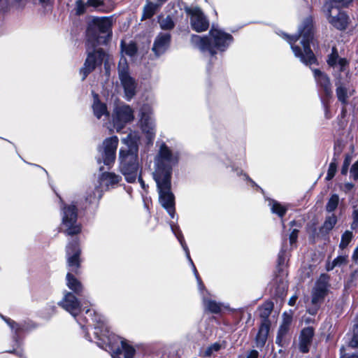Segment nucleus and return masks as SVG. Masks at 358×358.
I'll list each match as a JSON object with an SVG mask.
<instances>
[{"label": "nucleus", "mask_w": 358, "mask_h": 358, "mask_svg": "<svg viewBox=\"0 0 358 358\" xmlns=\"http://www.w3.org/2000/svg\"><path fill=\"white\" fill-rule=\"evenodd\" d=\"M179 152L162 142L154 159L153 178L157 184L159 200L170 216L175 215V198L171 192V176L173 166L179 162Z\"/></svg>", "instance_id": "f257e3e1"}, {"label": "nucleus", "mask_w": 358, "mask_h": 358, "mask_svg": "<svg viewBox=\"0 0 358 358\" xmlns=\"http://www.w3.org/2000/svg\"><path fill=\"white\" fill-rule=\"evenodd\" d=\"M85 313L89 314L92 317V320L95 322L94 334L99 347L111 352L113 358L134 357V348L129 345L126 340L110 332L103 317L90 309H86Z\"/></svg>", "instance_id": "f03ea898"}, {"label": "nucleus", "mask_w": 358, "mask_h": 358, "mask_svg": "<svg viewBox=\"0 0 358 358\" xmlns=\"http://www.w3.org/2000/svg\"><path fill=\"white\" fill-rule=\"evenodd\" d=\"M140 134L138 131H131L122 139L127 148H122L119 151V169L126 181L134 182L136 179L143 189H146L145 182L139 174L138 143Z\"/></svg>", "instance_id": "7ed1b4c3"}, {"label": "nucleus", "mask_w": 358, "mask_h": 358, "mask_svg": "<svg viewBox=\"0 0 358 358\" xmlns=\"http://www.w3.org/2000/svg\"><path fill=\"white\" fill-rule=\"evenodd\" d=\"M313 20L309 16L304 19L296 35L283 34V38L289 43L296 57L306 65L316 62V58L310 49V43L313 39Z\"/></svg>", "instance_id": "20e7f679"}, {"label": "nucleus", "mask_w": 358, "mask_h": 358, "mask_svg": "<svg viewBox=\"0 0 358 358\" xmlns=\"http://www.w3.org/2000/svg\"><path fill=\"white\" fill-rule=\"evenodd\" d=\"M328 65L333 68L335 77L336 93L338 100L342 104L346 105L349 97L355 92L350 83L349 71L347 69L348 62L346 59L339 57L336 48H332L331 53L327 59Z\"/></svg>", "instance_id": "39448f33"}, {"label": "nucleus", "mask_w": 358, "mask_h": 358, "mask_svg": "<svg viewBox=\"0 0 358 358\" xmlns=\"http://www.w3.org/2000/svg\"><path fill=\"white\" fill-rule=\"evenodd\" d=\"M191 42L201 52L214 56L218 52H224L233 42V37L220 29L213 27L207 36L193 35Z\"/></svg>", "instance_id": "423d86ee"}, {"label": "nucleus", "mask_w": 358, "mask_h": 358, "mask_svg": "<svg viewBox=\"0 0 358 358\" xmlns=\"http://www.w3.org/2000/svg\"><path fill=\"white\" fill-rule=\"evenodd\" d=\"M80 249L78 245V239H73L66 246V256L69 272L66 274V285L76 294H80L83 287L81 282L71 274V272L77 273L80 267L79 257Z\"/></svg>", "instance_id": "0eeeda50"}, {"label": "nucleus", "mask_w": 358, "mask_h": 358, "mask_svg": "<svg viewBox=\"0 0 358 358\" xmlns=\"http://www.w3.org/2000/svg\"><path fill=\"white\" fill-rule=\"evenodd\" d=\"M93 23V27L87 29L88 43L92 42V46L104 43L106 37L110 36L111 20L108 17L96 18Z\"/></svg>", "instance_id": "6e6552de"}, {"label": "nucleus", "mask_w": 358, "mask_h": 358, "mask_svg": "<svg viewBox=\"0 0 358 358\" xmlns=\"http://www.w3.org/2000/svg\"><path fill=\"white\" fill-rule=\"evenodd\" d=\"M61 229L67 235L73 236L81 231V225L78 222V209L76 205H64L62 207Z\"/></svg>", "instance_id": "1a4fd4ad"}, {"label": "nucleus", "mask_w": 358, "mask_h": 358, "mask_svg": "<svg viewBox=\"0 0 358 358\" xmlns=\"http://www.w3.org/2000/svg\"><path fill=\"white\" fill-rule=\"evenodd\" d=\"M139 126L145 134L148 143H152L156 135V124L153 110L150 105H143L140 110Z\"/></svg>", "instance_id": "9d476101"}, {"label": "nucleus", "mask_w": 358, "mask_h": 358, "mask_svg": "<svg viewBox=\"0 0 358 358\" xmlns=\"http://www.w3.org/2000/svg\"><path fill=\"white\" fill-rule=\"evenodd\" d=\"M119 139L116 136L106 138L102 145L98 148V151L101 155V158L97 159V163L101 164L102 162L110 167L116 159V150L118 146Z\"/></svg>", "instance_id": "9b49d317"}, {"label": "nucleus", "mask_w": 358, "mask_h": 358, "mask_svg": "<svg viewBox=\"0 0 358 358\" xmlns=\"http://www.w3.org/2000/svg\"><path fill=\"white\" fill-rule=\"evenodd\" d=\"M118 74L121 83L123 86L125 96L130 100L136 93V83L129 73V66L127 59L122 57L118 64Z\"/></svg>", "instance_id": "f8f14e48"}, {"label": "nucleus", "mask_w": 358, "mask_h": 358, "mask_svg": "<svg viewBox=\"0 0 358 358\" xmlns=\"http://www.w3.org/2000/svg\"><path fill=\"white\" fill-rule=\"evenodd\" d=\"M322 11L327 17L328 22L335 28L343 30L347 27L348 17L338 6H331L329 3H325Z\"/></svg>", "instance_id": "ddd939ff"}, {"label": "nucleus", "mask_w": 358, "mask_h": 358, "mask_svg": "<svg viewBox=\"0 0 358 358\" xmlns=\"http://www.w3.org/2000/svg\"><path fill=\"white\" fill-rule=\"evenodd\" d=\"M134 117V111L129 106H117L112 115L113 128L119 132L127 123L132 121Z\"/></svg>", "instance_id": "4468645a"}, {"label": "nucleus", "mask_w": 358, "mask_h": 358, "mask_svg": "<svg viewBox=\"0 0 358 358\" xmlns=\"http://www.w3.org/2000/svg\"><path fill=\"white\" fill-rule=\"evenodd\" d=\"M107 57L108 55L101 49L89 52L84 65L80 70L82 80H85L90 72L97 66L101 65Z\"/></svg>", "instance_id": "2eb2a0df"}, {"label": "nucleus", "mask_w": 358, "mask_h": 358, "mask_svg": "<svg viewBox=\"0 0 358 358\" xmlns=\"http://www.w3.org/2000/svg\"><path fill=\"white\" fill-rule=\"evenodd\" d=\"M329 287V277L326 274H322L317 280L315 285L312 291L311 302L314 306V309L310 310L311 315H314L317 308L318 304L320 303L327 294Z\"/></svg>", "instance_id": "dca6fc26"}, {"label": "nucleus", "mask_w": 358, "mask_h": 358, "mask_svg": "<svg viewBox=\"0 0 358 358\" xmlns=\"http://www.w3.org/2000/svg\"><path fill=\"white\" fill-rule=\"evenodd\" d=\"M185 12L190 17L191 27L194 31L202 32L208 29V20L199 8H185Z\"/></svg>", "instance_id": "f3484780"}, {"label": "nucleus", "mask_w": 358, "mask_h": 358, "mask_svg": "<svg viewBox=\"0 0 358 358\" xmlns=\"http://www.w3.org/2000/svg\"><path fill=\"white\" fill-rule=\"evenodd\" d=\"M57 304L69 312L73 317H77L82 311V306L80 301L73 293L67 291L64 292L63 298Z\"/></svg>", "instance_id": "a211bd4d"}, {"label": "nucleus", "mask_w": 358, "mask_h": 358, "mask_svg": "<svg viewBox=\"0 0 358 358\" xmlns=\"http://www.w3.org/2000/svg\"><path fill=\"white\" fill-rule=\"evenodd\" d=\"M313 74L320 90L322 92L326 99L331 98L333 94V90L329 77L319 69H314Z\"/></svg>", "instance_id": "6ab92c4d"}, {"label": "nucleus", "mask_w": 358, "mask_h": 358, "mask_svg": "<svg viewBox=\"0 0 358 358\" xmlns=\"http://www.w3.org/2000/svg\"><path fill=\"white\" fill-rule=\"evenodd\" d=\"M292 322V315L291 313H284L282 315V321L279 327L276 336L275 343L281 347H284L287 343V336L290 329Z\"/></svg>", "instance_id": "aec40b11"}, {"label": "nucleus", "mask_w": 358, "mask_h": 358, "mask_svg": "<svg viewBox=\"0 0 358 358\" xmlns=\"http://www.w3.org/2000/svg\"><path fill=\"white\" fill-rule=\"evenodd\" d=\"M171 43V34L169 33H159L155 38L152 50L157 57L164 54L169 48Z\"/></svg>", "instance_id": "412c9836"}, {"label": "nucleus", "mask_w": 358, "mask_h": 358, "mask_svg": "<svg viewBox=\"0 0 358 358\" xmlns=\"http://www.w3.org/2000/svg\"><path fill=\"white\" fill-rule=\"evenodd\" d=\"M171 229L173 231V232L174 233L175 236H176V238H178V241L180 242L182 248H183L185 252V255H186V257L188 259V261L189 262L192 267V270H193V272H194V274L195 275V278L197 280V283H198V287H199V289L200 291H202L203 289L204 288V286L202 283V281L201 280V278H199V273L196 271V268L190 257V255H189V249L185 243V241L184 240V238H183V236L181 233V231L178 229V227H174L173 226H171Z\"/></svg>", "instance_id": "4be33fe9"}, {"label": "nucleus", "mask_w": 358, "mask_h": 358, "mask_svg": "<svg viewBox=\"0 0 358 358\" xmlns=\"http://www.w3.org/2000/svg\"><path fill=\"white\" fill-rule=\"evenodd\" d=\"M99 181L106 189H113L122 181V176L113 172H103L99 177Z\"/></svg>", "instance_id": "5701e85b"}, {"label": "nucleus", "mask_w": 358, "mask_h": 358, "mask_svg": "<svg viewBox=\"0 0 358 358\" xmlns=\"http://www.w3.org/2000/svg\"><path fill=\"white\" fill-rule=\"evenodd\" d=\"M314 336V329L308 327L302 329L299 336V350L303 353L309 351V348Z\"/></svg>", "instance_id": "b1692460"}, {"label": "nucleus", "mask_w": 358, "mask_h": 358, "mask_svg": "<svg viewBox=\"0 0 358 358\" xmlns=\"http://www.w3.org/2000/svg\"><path fill=\"white\" fill-rule=\"evenodd\" d=\"M93 98L94 99L92 108L94 115L97 119H101V117L108 119L109 117V112L108 111L106 103L101 102L99 99L98 95L96 94H94Z\"/></svg>", "instance_id": "393cba45"}, {"label": "nucleus", "mask_w": 358, "mask_h": 358, "mask_svg": "<svg viewBox=\"0 0 358 358\" xmlns=\"http://www.w3.org/2000/svg\"><path fill=\"white\" fill-rule=\"evenodd\" d=\"M270 330V326H268V323H261L258 332L255 338V346L260 350L265 345L268 339V334Z\"/></svg>", "instance_id": "a878e982"}, {"label": "nucleus", "mask_w": 358, "mask_h": 358, "mask_svg": "<svg viewBox=\"0 0 358 358\" xmlns=\"http://www.w3.org/2000/svg\"><path fill=\"white\" fill-rule=\"evenodd\" d=\"M1 317L6 322V323L10 327L12 331L13 332V338L17 347L20 345V334L25 330L24 324L16 323L15 321L10 318L6 317L1 315Z\"/></svg>", "instance_id": "bb28decb"}, {"label": "nucleus", "mask_w": 358, "mask_h": 358, "mask_svg": "<svg viewBox=\"0 0 358 358\" xmlns=\"http://www.w3.org/2000/svg\"><path fill=\"white\" fill-rule=\"evenodd\" d=\"M273 308V304L272 302L265 303L259 308V316L262 318L261 323H265L266 322L268 323V326H271V322L268 320V317L270 316Z\"/></svg>", "instance_id": "cd10ccee"}, {"label": "nucleus", "mask_w": 358, "mask_h": 358, "mask_svg": "<svg viewBox=\"0 0 358 358\" xmlns=\"http://www.w3.org/2000/svg\"><path fill=\"white\" fill-rule=\"evenodd\" d=\"M162 5V4L158 1H156L155 3L148 1L143 8L142 18L148 19L152 17Z\"/></svg>", "instance_id": "c85d7f7f"}, {"label": "nucleus", "mask_w": 358, "mask_h": 358, "mask_svg": "<svg viewBox=\"0 0 358 358\" xmlns=\"http://www.w3.org/2000/svg\"><path fill=\"white\" fill-rule=\"evenodd\" d=\"M268 206L272 213L276 214L280 217H282L287 210V208L285 206L273 199L268 200Z\"/></svg>", "instance_id": "c756f323"}, {"label": "nucleus", "mask_w": 358, "mask_h": 358, "mask_svg": "<svg viewBox=\"0 0 358 358\" xmlns=\"http://www.w3.org/2000/svg\"><path fill=\"white\" fill-rule=\"evenodd\" d=\"M203 302L205 309L212 313H218L222 310L221 303L214 300L209 299L204 295L203 296Z\"/></svg>", "instance_id": "7c9ffc66"}, {"label": "nucleus", "mask_w": 358, "mask_h": 358, "mask_svg": "<svg viewBox=\"0 0 358 358\" xmlns=\"http://www.w3.org/2000/svg\"><path fill=\"white\" fill-rule=\"evenodd\" d=\"M337 218L336 216L334 214L327 217L321 228V231L322 232L328 233L331 231L335 224H336Z\"/></svg>", "instance_id": "2f4dec72"}, {"label": "nucleus", "mask_w": 358, "mask_h": 358, "mask_svg": "<svg viewBox=\"0 0 358 358\" xmlns=\"http://www.w3.org/2000/svg\"><path fill=\"white\" fill-rule=\"evenodd\" d=\"M122 52L127 56L133 57L136 55L137 52V47L134 43H124L123 41L121 43Z\"/></svg>", "instance_id": "473e14b6"}, {"label": "nucleus", "mask_w": 358, "mask_h": 358, "mask_svg": "<svg viewBox=\"0 0 358 358\" xmlns=\"http://www.w3.org/2000/svg\"><path fill=\"white\" fill-rule=\"evenodd\" d=\"M159 23L161 29L164 30H171L175 26L174 22L170 15H167L165 17H160L159 19Z\"/></svg>", "instance_id": "72a5a7b5"}, {"label": "nucleus", "mask_w": 358, "mask_h": 358, "mask_svg": "<svg viewBox=\"0 0 358 358\" xmlns=\"http://www.w3.org/2000/svg\"><path fill=\"white\" fill-rule=\"evenodd\" d=\"M338 203H339L338 195L336 194H332L326 205L327 211H328L329 213L334 211L336 209V208L338 207Z\"/></svg>", "instance_id": "f704fd0d"}, {"label": "nucleus", "mask_w": 358, "mask_h": 358, "mask_svg": "<svg viewBox=\"0 0 358 358\" xmlns=\"http://www.w3.org/2000/svg\"><path fill=\"white\" fill-rule=\"evenodd\" d=\"M352 233L350 231H345L341 236V240L339 245L340 248H345L350 243L352 238Z\"/></svg>", "instance_id": "c9c22d12"}, {"label": "nucleus", "mask_w": 358, "mask_h": 358, "mask_svg": "<svg viewBox=\"0 0 358 358\" xmlns=\"http://www.w3.org/2000/svg\"><path fill=\"white\" fill-rule=\"evenodd\" d=\"M88 8L89 7L87 1L84 2L83 0H78L76 2V14L78 15H81L87 12Z\"/></svg>", "instance_id": "e433bc0d"}, {"label": "nucleus", "mask_w": 358, "mask_h": 358, "mask_svg": "<svg viewBox=\"0 0 358 358\" xmlns=\"http://www.w3.org/2000/svg\"><path fill=\"white\" fill-rule=\"evenodd\" d=\"M102 196L101 191L99 187H96L92 194H90L86 198V200L90 203L97 202Z\"/></svg>", "instance_id": "4c0bfd02"}, {"label": "nucleus", "mask_w": 358, "mask_h": 358, "mask_svg": "<svg viewBox=\"0 0 358 358\" xmlns=\"http://www.w3.org/2000/svg\"><path fill=\"white\" fill-rule=\"evenodd\" d=\"M288 259L287 251L282 248L278 254V266L279 267L283 266Z\"/></svg>", "instance_id": "58836bf2"}, {"label": "nucleus", "mask_w": 358, "mask_h": 358, "mask_svg": "<svg viewBox=\"0 0 358 358\" xmlns=\"http://www.w3.org/2000/svg\"><path fill=\"white\" fill-rule=\"evenodd\" d=\"M350 345L352 348L358 347V324L354 325L352 337L350 341Z\"/></svg>", "instance_id": "ea45409f"}, {"label": "nucleus", "mask_w": 358, "mask_h": 358, "mask_svg": "<svg viewBox=\"0 0 358 358\" xmlns=\"http://www.w3.org/2000/svg\"><path fill=\"white\" fill-rule=\"evenodd\" d=\"M337 166L335 162H331L329 166L327 174L326 176L327 180H331L336 173Z\"/></svg>", "instance_id": "a19ab883"}, {"label": "nucleus", "mask_w": 358, "mask_h": 358, "mask_svg": "<svg viewBox=\"0 0 358 358\" xmlns=\"http://www.w3.org/2000/svg\"><path fill=\"white\" fill-rule=\"evenodd\" d=\"M352 161V157L350 155H346L341 168V173L342 175H346L348 172V169Z\"/></svg>", "instance_id": "79ce46f5"}, {"label": "nucleus", "mask_w": 358, "mask_h": 358, "mask_svg": "<svg viewBox=\"0 0 358 358\" xmlns=\"http://www.w3.org/2000/svg\"><path fill=\"white\" fill-rule=\"evenodd\" d=\"M221 348V345L218 343H215L206 348L204 355L210 356L213 352H217Z\"/></svg>", "instance_id": "37998d69"}, {"label": "nucleus", "mask_w": 358, "mask_h": 358, "mask_svg": "<svg viewBox=\"0 0 358 358\" xmlns=\"http://www.w3.org/2000/svg\"><path fill=\"white\" fill-rule=\"evenodd\" d=\"M333 261L334 262V265H336V267H341L347 264L348 257L346 255H340Z\"/></svg>", "instance_id": "c03bdc74"}, {"label": "nucleus", "mask_w": 358, "mask_h": 358, "mask_svg": "<svg viewBox=\"0 0 358 358\" xmlns=\"http://www.w3.org/2000/svg\"><path fill=\"white\" fill-rule=\"evenodd\" d=\"M350 175L355 180L358 179V160L352 166L350 169Z\"/></svg>", "instance_id": "a18cd8bd"}, {"label": "nucleus", "mask_w": 358, "mask_h": 358, "mask_svg": "<svg viewBox=\"0 0 358 358\" xmlns=\"http://www.w3.org/2000/svg\"><path fill=\"white\" fill-rule=\"evenodd\" d=\"M87 3L89 8L92 7L94 9L99 8L103 4L102 0H87Z\"/></svg>", "instance_id": "49530a36"}, {"label": "nucleus", "mask_w": 358, "mask_h": 358, "mask_svg": "<svg viewBox=\"0 0 358 358\" xmlns=\"http://www.w3.org/2000/svg\"><path fill=\"white\" fill-rule=\"evenodd\" d=\"M326 3H329L331 6H338V8H340V6H346L348 3V2L345 0H329Z\"/></svg>", "instance_id": "de8ad7c7"}, {"label": "nucleus", "mask_w": 358, "mask_h": 358, "mask_svg": "<svg viewBox=\"0 0 358 358\" xmlns=\"http://www.w3.org/2000/svg\"><path fill=\"white\" fill-rule=\"evenodd\" d=\"M353 222L351 224V228L356 229L358 228V208L355 209L352 213Z\"/></svg>", "instance_id": "09e8293b"}, {"label": "nucleus", "mask_w": 358, "mask_h": 358, "mask_svg": "<svg viewBox=\"0 0 358 358\" xmlns=\"http://www.w3.org/2000/svg\"><path fill=\"white\" fill-rule=\"evenodd\" d=\"M234 171L236 173L237 176H241L242 175L243 176V179L245 180H248L249 182L251 183V185H252L253 186H256L258 187V186L257 185V184L248 176L246 175L245 173H243V171L241 170H239V169H235Z\"/></svg>", "instance_id": "8fccbe9b"}, {"label": "nucleus", "mask_w": 358, "mask_h": 358, "mask_svg": "<svg viewBox=\"0 0 358 358\" xmlns=\"http://www.w3.org/2000/svg\"><path fill=\"white\" fill-rule=\"evenodd\" d=\"M298 232L299 231L297 229H294L290 235H289V243L290 245H292L296 242L297 237H298Z\"/></svg>", "instance_id": "3c124183"}, {"label": "nucleus", "mask_w": 358, "mask_h": 358, "mask_svg": "<svg viewBox=\"0 0 358 358\" xmlns=\"http://www.w3.org/2000/svg\"><path fill=\"white\" fill-rule=\"evenodd\" d=\"M26 1L27 0H8L10 4L17 7H22Z\"/></svg>", "instance_id": "603ef678"}, {"label": "nucleus", "mask_w": 358, "mask_h": 358, "mask_svg": "<svg viewBox=\"0 0 358 358\" xmlns=\"http://www.w3.org/2000/svg\"><path fill=\"white\" fill-rule=\"evenodd\" d=\"M259 352L256 350H251L248 352L246 358H258Z\"/></svg>", "instance_id": "864d4df0"}, {"label": "nucleus", "mask_w": 358, "mask_h": 358, "mask_svg": "<svg viewBox=\"0 0 358 358\" xmlns=\"http://www.w3.org/2000/svg\"><path fill=\"white\" fill-rule=\"evenodd\" d=\"M353 187L354 185L352 183L347 182L344 185L343 189L345 192H348L350 191Z\"/></svg>", "instance_id": "5fc2aeb1"}, {"label": "nucleus", "mask_w": 358, "mask_h": 358, "mask_svg": "<svg viewBox=\"0 0 358 358\" xmlns=\"http://www.w3.org/2000/svg\"><path fill=\"white\" fill-rule=\"evenodd\" d=\"M296 299H297V296H292L289 299V301H288V304L289 306H294L296 301Z\"/></svg>", "instance_id": "6e6d98bb"}, {"label": "nucleus", "mask_w": 358, "mask_h": 358, "mask_svg": "<svg viewBox=\"0 0 358 358\" xmlns=\"http://www.w3.org/2000/svg\"><path fill=\"white\" fill-rule=\"evenodd\" d=\"M341 358H358V354L355 353L352 355H343Z\"/></svg>", "instance_id": "4d7b16f0"}, {"label": "nucleus", "mask_w": 358, "mask_h": 358, "mask_svg": "<svg viewBox=\"0 0 358 358\" xmlns=\"http://www.w3.org/2000/svg\"><path fill=\"white\" fill-rule=\"evenodd\" d=\"M352 259L355 261H358V245L356 247V248L354 250L353 255H352Z\"/></svg>", "instance_id": "13d9d810"}, {"label": "nucleus", "mask_w": 358, "mask_h": 358, "mask_svg": "<svg viewBox=\"0 0 358 358\" xmlns=\"http://www.w3.org/2000/svg\"><path fill=\"white\" fill-rule=\"evenodd\" d=\"M335 267H336V265H334V261L332 262H329L327 265V269L328 271L333 270Z\"/></svg>", "instance_id": "bf43d9fd"}, {"label": "nucleus", "mask_w": 358, "mask_h": 358, "mask_svg": "<svg viewBox=\"0 0 358 358\" xmlns=\"http://www.w3.org/2000/svg\"><path fill=\"white\" fill-rule=\"evenodd\" d=\"M10 353H13L17 355V356L21 357L22 355V352L21 350H17V349H14L13 350L8 351Z\"/></svg>", "instance_id": "052dcab7"}, {"label": "nucleus", "mask_w": 358, "mask_h": 358, "mask_svg": "<svg viewBox=\"0 0 358 358\" xmlns=\"http://www.w3.org/2000/svg\"><path fill=\"white\" fill-rule=\"evenodd\" d=\"M167 0H156V1L159 2L160 3L163 4L164 2H166Z\"/></svg>", "instance_id": "680f3d73"}, {"label": "nucleus", "mask_w": 358, "mask_h": 358, "mask_svg": "<svg viewBox=\"0 0 358 358\" xmlns=\"http://www.w3.org/2000/svg\"><path fill=\"white\" fill-rule=\"evenodd\" d=\"M41 3H47L49 0H39Z\"/></svg>", "instance_id": "e2e57ef3"}, {"label": "nucleus", "mask_w": 358, "mask_h": 358, "mask_svg": "<svg viewBox=\"0 0 358 358\" xmlns=\"http://www.w3.org/2000/svg\"><path fill=\"white\" fill-rule=\"evenodd\" d=\"M85 338H86L87 339H88L89 341H91V339H90V338H89V336H88V334H87V333H86V334H85Z\"/></svg>", "instance_id": "0e129e2a"}, {"label": "nucleus", "mask_w": 358, "mask_h": 358, "mask_svg": "<svg viewBox=\"0 0 358 358\" xmlns=\"http://www.w3.org/2000/svg\"><path fill=\"white\" fill-rule=\"evenodd\" d=\"M79 324H80V325L81 328H84V326H83V324H81V323H80V322H79Z\"/></svg>", "instance_id": "69168bd1"}, {"label": "nucleus", "mask_w": 358, "mask_h": 358, "mask_svg": "<svg viewBox=\"0 0 358 358\" xmlns=\"http://www.w3.org/2000/svg\"><path fill=\"white\" fill-rule=\"evenodd\" d=\"M108 129H109L110 131H112V129L110 127V126H107Z\"/></svg>", "instance_id": "338daca9"}, {"label": "nucleus", "mask_w": 358, "mask_h": 358, "mask_svg": "<svg viewBox=\"0 0 358 358\" xmlns=\"http://www.w3.org/2000/svg\"><path fill=\"white\" fill-rule=\"evenodd\" d=\"M99 169H100L101 171V170H103V167H102V166H100V167H99Z\"/></svg>", "instance_id": "774afa93"}]
</instances>
